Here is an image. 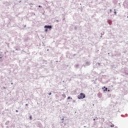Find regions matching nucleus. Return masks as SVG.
I'll list each match as a JSON object with an SVG mask.
<instances>
[{"label": "nucleus", "instance_id": "1", "mask_svg": "<svg viewBox=\"0 0 128 128\" xmlns=\"http://www.w3.org/2000/svg\"><path fill=\"white\" fill-rule=\"evenodd\" d=\"M86 98V94H83L82 92L80 93V95H78V98L79 100H82Z\"/></svg>", "mask_w": 128, "mask_h": 128}, {"label": "nucleus", "instance_id": "2", "mask_svg": "<svg viewBox=\"0 0 128 128\" xmlns=\"http://www.w3.org/2000/svg\"><path fill=\"white\" fill-rule=\"evenodd\" d=\"M44 28L51 29L52 28V26H44Z\"/></svg>", "mask_w": 128, "mask_h": 128}, {"label": "nucleus", "instance_id": "3", "mask_svg": "<svg viewBox=\"0 0 128 128\" xmlns=\"http://www.w3.org/2000/svg\"><path fill=\"white\" fill-rule=\"evenodd\" d=\"M105 88L104 90V92H107L108 91V88H106V86L103 87L102 89Z\"/></svg>", "mask_w": 128, "mask_h": 128}, {"label": "nucleus", "instance_id": "4", "mask_svg": "<svg viewBox=\"0 0 128 128\" xmlns=\"http://www.w3.org/2000/svg\"><path fill=\"white\" fill-rule=\"evenodd\" d=\"M110 127H111V128H114V124L111 125V126H110Z\"/></svg>", "mask_w": 128, "mask_h": 128}, {"label": "nucleus", "instance_id": "5", "mask_svg": "<svg viewBox=\"0 0 128 128\" xmlns=\"http://www.w3.org/2000/svg\"><path fill=\"white\" fill-rule=\"evenodd\" d=\"M45 32H48V29H45Z\"/></svg>", "mask_w": 128, "mask_h": 128}, {"label": "nucleus", "instance_id": "6", "mask_svg": "<svg viewBox=\"0 0 128 128\" xmlns=\"http://www.w3.org/2000/svg\"><path fill=\"white\" fill-rule=\"evenodd\" d=\"M51 94H52V93H51V92H49V93H48V95H49V96H50V95H51Z\"/></svg>", "mask_w": 128, "mask_h": 128}, {"label": "nucleus", "instance_id": "7", "mask_svg": "<svg viewBox=\"0 0 128 128\" xmlns=\"http://www.w3.org/2000/svg\"><path fill=\"white\" fill-rule=\"evenodd\" d=\"M70 97H68V99L70 100Z\"/></svg>", "mask_w": 128, "mask_h": 128}, {"label": "nucleus", "instance_id": "8", "mask_svg": "<svg viewBox=\"0 0 128 128\" xmlns=\"http://www.w3.org/2000/svg\"><path fill=\"white\" fill-rule=\"evenodd\" d=\"M26 106H28V104H26Z\"/></svg>", "mask_w": 128, "mask_h": 128}, {"label": "nucleus", "instance_id": "9", "mask_svg": "<svg viewBox=\"0 0 128 128\" xmlns=\"http://www.w3.org/2000/svg\"><path fill=\"white\" fill-rule=\"evenodd\" d=\"M30 119L32 120V116H30Z\"/></svg>", "mask_w": 128, "mask_h": 128}, {"label": "nucleus", "instance_id": "10", "mask_svg": "<svg viewBox=\"0 0 128 128\" xmlns=\"http://www.w3.org/2000/svg\"><path fill=\"white\" fill-rule=\"evenodd\" d=\"M16 112H18V110H16Z\"/></svg>", "mask_w": 128, "mask_h": 128}, {"label": "nucleus", "instance_id": "11", "mask_svg": "<svg viewBox=\"0 0 128 128\" xmlns=\"http://www.w3.org/2000/svg\"><path fill=\"white\" fill-rule=\"evenodd\" d=\"M38 7H39V8H41V6H39Z\"/></svg>", "mask_w": 128, "mask_h": 128}, {"label": "nucleus", "instance_id": "12", "mask_svg": "<svg viewBox=\"0 0 128 128\" xmlns=\"http://www.w3.org/2000/svg\"><path fill=\"white\" fill-rule=\"evenodd\" d=\"M108 92H110V90H108Z\"/></svg>", "mask_w": 128, "mask_h": 128}, {"label": "nucleus", "instance_id": "13", "mask_svg": "<svg viewBox=\"0 0 128 128\" xmlns=\"http://www.w3.org/2000/svg\"><path fill=\"white\" fill-rule=\"evenodd\" d=\"M95 120L94 119V120Z\"/></svg>", "mask_w": 128, "mask_h": 128}]
</instances>
